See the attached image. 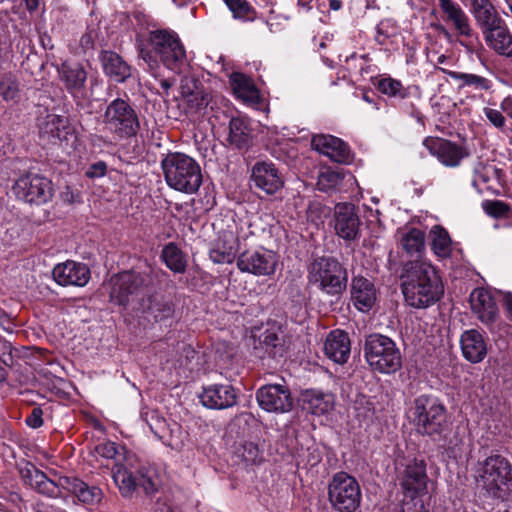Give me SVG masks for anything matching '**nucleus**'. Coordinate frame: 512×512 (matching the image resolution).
<instances>
[{
	"instance_id": "5",
	"label": "nucleus",
	"mask_w": 512,
	"mask_h": 512,
	"mask_svg": "<svg viewBox=\"0 0 512 512\" xmlns=\"http://www.w3.org/2000/svg\"><path fill=\"white\" fill-rule=\"evenodd\" d=\"M364 358L369 367L381 374H393L402 367V354L390 337L373 333L366 336Z\"/></svg>"
},
{
	"instance_id": "34",
	"label": "nucleus",
	"mask_w": 512,
	"mask_h": 512,
	"mask_svg": "<svg viewBox=\"0 0 512 512\" xmlns=\"http://www.w3.org/2000/svg\"><path fill=\"white\" fill-rule=\"evenodd\" d=\"M38 127L40 137L51 142L62 141L69 133L68 119L56 114H47L41 118Z\"/></svg>"
},
{
	"instance_id": "17",
	"label": "nucleus",
	"mask_w": 512,
	"mask_h": 512,
	"mask_svg": "<svg viewBox=\"0 0 512 512\" xmlns=\"http://www.w3.org/2000/svg\"><path fill=\"white\" fill-rule=\"evenodd\" d=\"M59 78L66 91L73 97L76 106L82 107V101L88 98L86 83L88 74L80 63L63 62L58 68Z\"/></svg>"
},
{
	"instance_id": "14",
	"label": "nucleus",
	"mask_w": 512,
	"mask_h": 512,
	"mask_svg": "<svg viewBox=\"0 0 512 512\" xmlns=\"http://www.w3.org/2000/svg\"><path fill=\"white\" fill-rule=\"evenodd\" d=\"M398 481L404 499L422 498L428 493V476L424 460L414 459L398 471Z\"/></svg>"
},
{
	"instance_id": "20",
	"label": "nucleus",
	"mask_w": 512,
	"mask_h": 512,
	"mask_svg": "<svg viewBox=\"0 0 512 512\" xmlns=\"http://www.w3.org/2000/svg\"><path fill=\"white\" fill-rule=\"evenodd\" d=\"M253 185L266 195H274L284 185L283 177L274 163L257 161L251 169Z\"/></svg>"
},
{
	"instance_id": "18",
	"label": "nucleus",
	"mask_w": 512,
	"mask_h": 512,
	"mask_svg": "<svg viewBox=\"0 0 512 512\" xmlns=\"http://www.w3.org/2000/svg\"><path fill=\"white\" fill-rule=\"evenodd\" d=\"M333 225L338 237L354 241L360 236L361 220L356 206L352 203H337L333 212Z\"/></svg>"
},
{
	"instance_id": "38",
	"label": "nucleus",
	"mask_w": 512,
	"mask_h": 512,
	"mask_svg": "<svg viewBox=\"0 0 512 512\" xmlns=\"http://www.w3.org/2000/svg\"><path fill=\"white\" fill-rule=\"evenodd\" d=\"M400 247L407 256L413 258L412 260L422 261L425 251L424 232L417 228H411L402 235Z\"/></svg>"
},
{
	"instance_id": "8",
	"label": "nucleus",
	"mask_w": 512,
	"mask_h": 512,
	"mask_svg": "<svg viewBox=\"0 0 512 512\" xmlns=\"http://www.w3.org/2000/svg\"><path fill=\"white\" fill-rule=\"evenodd\" d=\"M149 42L155 54L168 69L179 71L185 64V49L175 32L164 29L151 31Z\"/></svg>"
},
{
	"instance_id": "31",
	"label": "nucleus",
	"mask_w": 512,
	"mask_h": 512,
	"mask_svg": "<svg viewBox=\"0 0 512 512\" xmlns=\"http://www.w3.org/2000/svg\"><path fill=\"white\" fill-rule=\"evenodd\" d=\"M104 73L118 83L125 82L131 76V67L116 52L102 50L99 55Z\"/></svg>"
},
{
	"instance_id": "27",
	"label": "nucleus",
	"mask_w": 512,
	"mask_h": 512,
	"mask_svg": "<svg viewBox=\"0 0 512 512\" xmlns=\"http://www.w3.org/2000/svg\"><path fill=\"white\" fill-rule=\"evenodd\" d=\"M60 486L63 491L75 495L80 502L86 505L98 504L103 497V492L99 487L89 485L74 476H65V480L60 483Z\"/></svg>"
},
{
	"instance_id": "64",
	"label": "nucleus",
	"mask_w": 512,
	"mask_h": 512,
	"mask_svg": "<svg viewBox=\"0 0 512 512\" xmlns=\"http://www.w3.org/2000/svg\"><path fill=\"white\" fill-rule=\"evenodd\" d=\"M491 512H510V511L507 507V504L504 501H499L497 503V508Z\"/></svg>"
},
{
	"instance_id": "33",
	"label": "nucleus",
	"mask_w": 512,
	"mask_h": 512,
	"mask_svg": "<svg viewBox=\"0 0 512 512\" xmlns=\"http://www.w3.org/2000/svg\"><path fill=\"white\" fill-rule=\"evenodd\" d=\"M139 309L146 317H152L156 322H161L173 317L175 305L163 296L150 295L142 299Z\"/></svg>"
},
{
	"instance_id": "51",
	"label": "nucleus",
	"mask_w": 512,
	"mask_h": 512,
	"mask_svg": "<svg viewBox=\"0 0 512 512\" xmlns=\"http://www.w3.org/2000/svg\"><path fill=\"white\" fill-rule=\"evenodd\" d=\"M398 512H430L424 500L419 497L402 500L400 510Z\"/></svg>"
},
{
	"instance_id": "41",
	"label": "nucleus",
	"mask_w": 512,
	"mask_h": 512,
	"mask_svg": "<svg viewBox=\"0 0 512 512\" xmlns=\"http://www.w3.org/2000/svg\"><path fill=\"white\" fill-rule=\"evenodd\" d=\"M161 258L166 266L175 273H184L187 261L183 252L174 243H168L164 246Z\"/></svg>"
},
{
	"instance_id": "58",
	"label": "nucleus",
	"mask_w": 512,
	"mask_h": 512,
	"mask_svg": "<svg viewBox=\"0 0 512 512\" xmlns=\"http://www.w3.org/2000/svg\"><path fill=\"white\" fill-rule=\"evenodd\" d=\"M138 50H139V57L141 59H143L145 61V63H147L151 69L158 66L157 58H159V56L157 54H155L153 48L151 50H149L143 46H139Z\"/></svg>"
},
{
	"instance_id": "43",
	"label": "nucleus",
	"mask_w": 512,
	"mask_h": 512,
	"mask_svg": "<svg viewBox=\"0 0 512 512\" xmlns=\"http://www.w3.org/2000/svg\"><path fill=\"white\" fill-rule=\"evenodd\" d=\"M0 96L5 102L18 103L20 101V87L15 75L4 73L0 75Z\"/></svg>"
},
{
	"instance_id": "40",
	"label": "nucleus",
	"mask_w": 512,
	"mask_h": 512,
	"mask_svg": "<svg viewBox=\"0 0 512 512\" xmlns=\"http://www.w3.org/2000/svg\"><path fill=\"white\" fill-rule=\"evenodd\" d=\"M432 249L441 258H448L452 253V241L448 231L442 226L436 225L431 231Z\"/></svg>"
},
{
	"instance_id": "25",
	"label": "nucleus",
	"mask_w": 512,
	"mask_h": 512,
	"mask_svg": "<svg viewBox=\"0 0 512 512\" xmlns=\"http://www.w3.org/2000/svg\"><path fill=\"white\" fill-rule=\"evenodd\" d=\"M201 403L210 409H226L237 403L236 390L231 385L214 384L203 389L199 395Z\"/></svg>"
},
{
	"instance_id": "12",
	"label": "nucleus",
	"mask_w": 512,
	"mask_h": 512,
	"mask_svg": "<svg viewBox=\"0 0 512 512\" xmlns=\"http://www.w3.org/2000/svg\"><path fill=\"white\" fill-rule=\"evenodd\" d=\"M17 469L24 485L30 487L35 492L49 498L62 496L63 488L60 486V483L65 480V476L50 479L43 471L28 461L19 463Z\"/></svg>"
},
{
	"instance_id": "53",
	"label": "nucleus",
	"mask_w": 512,
	"mask_h": 512,
	"mask_svg": "<svg viewBox=\"0 0 512 512\" xmlns=\"http://www.w3.org/2000/svg\"><path fill=\"white\" fill-rule=\"evenodd\" d=\"M199 89L201 88L199 87V82L196 79L188 76L181 78L180 92L182 97L185 99L193 93L197 92Z\"/></svg>"
},
{
	"instance_id": "61",
	"label": "nucleus",
	"mask_w": 512,
	"mask_h": 512,
	"mask_svg": "<svg viewBox=\"0 0 512 512\" xmlns=\"http://www.w3.org/2000/svg\"><path fill=\"white\" fill-rule=\"evenodd\" d=\"M61 198L64 202L69 204L75 201V195L69 186H67L65 190L61 192Z\"/></svg>"
},
{
	"instance_id": "23",
	"label": "nucleus",
	"mask_w": 512,
	"mask_h": 512,
	"mask_svg": "<svg viewBox=\"0 0 512 512\" xmlns=\"http://www.w3.org/2000/svg\"><path fill=\"white\" fill-rule=\"evenodd\" d=\"M351 301L361 312H369L377 301V289L374 283L362 275L353 276L350 284Z\"/></svg>"
},
{
	"instance_id": "32",
	"label": "nucleus",
	"mask_w": 512,
	"mask_h": 512,
	"mask_svg": "<svg viewBox=\"0 0 512 512\" xmlns=\"http://www.w3.org/2000/svg\"><path fill=\"white\" fill-rule=\"evenodd\" d=\"M299 402L303 410L314 415H323L333 408V395L317 389L301 392Z\"/></svg>"
},
{
	"instance_id": "39",
	"label": "nucleus",
	"mask_w": 512,
	"mask_h": 512,
	"mask_svg": "<svg viewBox=\"0 0 512 512\" xmlns=\"http://www.w3.org/2000/svg\"><path fill=\"white\" fill-rule=\"evenodd\" d=\"M448 76L459 82L458 88L471 87L475 91H488L492 87V81L486 77L458 71H448Z\"/></svg>"
},
{
	"instance_id": "30",
	"label": "nucleus",
	"mask_w": 512,
	"mask_h": 512,
	"mask_svg": "<svg viewBox=\"0 0 512 512\" xmlns=\"http://www.w3.org/2000/svg\"><path fill=\"white\" fill-rule=\"evenodd\" d=\"M460 344L464 358L471 363L481 362L487 354L484 337L476 329L464 331L460 338Z\"/></svg>"
},
{
	"instance_id": "2",
	"label": "nucleus",
	"mask_w": 512,
	"mask_h": 512,
	"mask_svg": "<svg viewBox=\"0 0 512 512\" xmlns=\"http://www.w3.org/2000/svg\"><path fill=\"white\" fill-rule=\"evenodd\" d=\"M166 183L172 189L186 194L198 191L203 176L199 163L187 154L168 153L161 161Z\"/></svg>"
},
{
	"instance_id": "11",
	"label": "nucleus",
	"mask_w": 512,
	"mask_h": 512,
	"mask_svg": "<svg viewBox=\"0 0 512 512\" xmlns=\"http://www.w3.org/2000/svg\"><path fill=\"white\" fill-rule=\"evenodd\" d=\"M13 189L19 199L36 205L47 203L54 194L50 179L32 173L20 177L15 182Z\"/></svg>"
},
{
	"instance_id": "49",
	"label": "nucleus",
	"mask_w": 512,
	"mask_h": 512,
	"mask_svg": "<svg viewBox=\"0 0 512 512\" xmlns=\"http://www.w3.org/2000/svg\"><path fill=\"white\" fill-rule=\"evenodd\" d=\"M226 5L235 18L252 21L255 18V10L246 0H225Z\"/></svg>"
},
{
	"instance_id": "55",
	"label": "nucleus",
	"mask_w": 512,
	"mask_h": 512,
	"mask_svg": "<svg viewBox=\"0 0 512 512\" xmlns=\"http://www.w3.org/2000/svg\"><path fill=\"white\" fill-rule=\"evenodd\" d=\"M4 349H8L9 353L7 356L3 354V357L0 359V382H5L8 377V370L7 367L12 366L13 363V357L11 354V345L10 343L5 342L4 343Z\"/></svg>"
},
{
	"instance_id": "44",
	"label": "nucleus",
	"mask_w": 512,
	"mask_h": 512,
	"mask_svg": "<svg viewBox=\"0 0 512 512\" xmlns=\"http://www.w3.org/2000/svg\"><path fill=\"white\" fill-rule=\"evenodd\" d=\"M343 171H336L331 168H324L319 172L317 187L322 192L336 191L344 179Z\"/></svg>"
},
{
	"instance_id": "3",
	"label": "nucleus",
	"mask_w": 512,
	"mask_h": 512,
	"mask_svg": "<svg viewBox=\"0 0 512 512\" xmlns=\"http://www.w3.org/2000/svg\"><path fill=\"white\" fill-rule=\"evenodd\" d=\"M412 422L417 433L435 440L448 429L447 408L433 395H419L413 401Z\"/></svg>"
},
{
	"instance_id": "19",
	"label": "nucleus",
	"mask_w": 512,
	"mask_h": 512,
	"mask_svg": "<svg viewBox=\"0 0 512 512\" xmlns=\"http://www.w3.org/2000/svg\"><path fill=\"white\" fill-rule=\"evenodd\" d=\"M423 146L446 167L459 166L469 155L465 147L439 137H426Z\"/></svg>"
},
{
	"instance_id": "28",
	"label": "nucleus",
	"mask_w": 512,
	"mask_h": 512,
	"mask_svg": "<svg viewBox=\"0 0 512 512\" xmlns=\"http://www.w3.org/2000/svg\"><path fill=\"white\" fill-rule=\"evenodd\" d=\"M260 345L269 357L273 359L284 358L289 348V340L280 326H271L259 337Z\"/></svg>"
},
{
	"instance_id": "13",
	"label": "nucleus",
	"mask_w": 512,
	"mask_h": 512,
	"mask_svg": "<svg viewBox=\"0 0 512 512\" xmlns=\"http://www.w3.org/2000/svg\"><path fill=\"white\" fill-rule=\"evenodd\" d=\"M113 479L123 497H131L137 489H143L146 495L158 490V479L154 471L133 473L124 467L113 472Z\"/></svg>"
},
{
	"instance_id": "56",
	"label": "nucleus",
	"mask_w": 512,
	"mask_h": 512,
	"mask_svg": "<svg viewBox=\"0 0 512 512\" xmlns=\"http://www.w3.org/2000/svg\"><path fill=\"white\" fill-rule=\"evenodd\" d=\"M462 440L458 438L456 435L451 439H444L442 444V448L446 451L448 456L456 458L458 454L461 452L460 445Z\"/></svg>"
},
{
	"instance_id": "57",
	"label": "nucleus",
	"mask_w": 512,
	"mask_h": 512,
	"mask_svg": "<svg viewBox=\"0 0 512 512\" xmlns=\"http://www.w3.org/2000/svg\"><path fill=\"white\" fill-rule=\"evenodd\" d=\"M484 114L496 128H503L505 126L506 120L500 111L486 107L484 108Z\"/></svg>"
},
{
	"instance_id": "46",
	"label": "nucleus",
	"mask_w": 512,
	"mask_h": 512,
	"mask_svg": "<svg viewBox=\"0 0 512 512\" xmlns=\"http://www.w3.org/2000/svg\"><path fill=\"white\" fill-rule=\"evenodd\" d=\"M232 243L224 241L221 243L217 242L216 246L210 250V259L217 264L232 263L236 257L235 241L233 236Z\"/></svg>"
},
{
	"instance_id": "47",
	"label": "nucleus",
	"mask_w": 512,
	"mask_h": 512,
	"mask_svg": "<svg viewBox=\"0 0 512 512\" xmlns=\"http://www.w3.org/2000/svg\"><path fill=\"white\" fill-rule=\"evenodd\" d=\"M211 100L210 94L205 92L202 88L197 92L186 98L187 113L197 114L201 113L208 106Z\"/></svg>"
},
{
	"instance_id": "48",
	"label": "nucleus",
	"mask_w": 512,
	"mask_h": 512,
	"mask_svg": "<svg viewBox=\"0 0 512 512\" xmlns=\"http://www.w3.org/2000/svg\"><path fill=\"white\" fill-rule=\"evenodd\" d=\"M377 89L382 93L391 97L405 98L406 89L400 81L393 78H382L376 84Z\"/></svg>"
},
{
	"instance_id": "59",
	"label": "nucleus",
	"mask_w": 512,
	"mask_h": 512,
	"mask_svg": "<svg viewBox=\"0 0 512 512\" xmlns=\"http://www.w3.org/2000/svg\"><path fill=\"white\" fill-rule=\"evenodd\" d=\"M107 170V165L103 161L92 164L86 171V176L89 178H96L104 176Z\"/></svg>"
},
{
	"instance_id": "1",
	"label": "nucleus",
	"mask_w": 512,
	"mask_h": 512,
	"mask_svg": "<svg viewBox=\"0 0 512 512\" xmlns=\"http://www.w3.org/2000/svg\"><path fill=\"white\" fill-rule=\"evenodd\" d=\"M399 279L404 300L413 308H427L444 294V286L437 272L423 261L409 260L403 263Z\"/></svg>"
},
{
	"instance_id": "35",
	"label": "nucleus",
	"mask_w": 512,
	"mask_h": 512,
	"mask_svg": "<svg viewBox=\"0 0 512 512\" xmlns=\"http://www.w3.org/2000/svg\"><path fill=\"white\" fill-rule=\"evenodd\" d=\"M439 5L446 20L453 24L460 36L472 37L473 29L470 26L469 18L459 4L453 0H439Z\"/></svg>"
},
{
	"instance_id": "9",
	"label": "nucleus",
	"mask_w": 512,
	"mask_h": 512,
	"mask_svg": "<svg viewBox=\"0 0 512 512\" xmlns=\"http://www.w3.org/2000/svg\"><path fill=\"white\" fill-rule=\"evenodd\" d=\"M478 472L479 482L496 497L512 481V466L507 458L499 454L491 455L481 462Z\"/></svg>"
},
{
	"instance_id": "63",
	"label": "nucleus",
	"mask_w": 512,
	"mask_h": 512,
	"mask_svg": "<svg viewBox=\"0 0 512 512\" xmlns=\"http://www.w3.org/2000/svg\"><path fill=\"white\" fill-rule=\"evenodd\" d=\"M504 306L509 313L510 317L512 318V293H507L504 296L503 299Z\"/></svg>"
},
{
	"instance_id": "6",
	"label": "nucleus",
	"mask_w": 512,
	"mask_h": 512,
	"mask_svg": "<svg viewBox=\"0 0 512 512\" xmlns=\"http://www.w3.org/2000/svg\"><path fill=\"white\" fill-rule=\"evenodd\" d=\"M103 118L105 128L119 140L135 137L140 130L135 108L122 98H116L106 106Z\"/></svg>"
},
{
	"instance_id": "42",
	"label": "nucleus",
	"mask_w": 512,
	"mask_h": 512,
	"mask_svg": "<svg viewBox=\"0 0 512 512\" xmlns=\"http://www.w3.org/2000/svg\"><path fill=\"white\" fill-rule=\"evenodd\" d=\"M473 15L477 24L482 28L484 36L505 23L499 16L493 4Z\"/></svg>"
},
{
	"instance_id": "26",
	"label": "nucleus",
	"mask_w": 512,
	"mask_h": 512,
	"mask_svg": "<svg viewBox=\"0 0 512 512\" xmlns=\"http://www.w3.org/2000/svg\"><path fill=\"white\" fill-rule=\"evenodd\" d=\"M351 352L350 338L343 330L331 331L324 343V353L337 364H344L348 361Z\"/></svg>"
},
{
	"instance_id": "7",
	"label": "nucleus",
	"mask_w": 512,
	"mask_h": 512,
	"mask_svg": "<svg viewBox=\"0 0 512 512\" xmlns=\"http://www.w3.org/2000/svg\"><path fill=\"white\" fill-rule=\"evenodd\" d=\"M332 507L340 512H354L361 502V489L357 480L345 472L336 473L328 486Z\"/></svg>"
},
{
	"instance_id": "60",
	"label": "nucleus",
	"mask_w": 512,
	"mask_h": 512,
	"mask_svg": "<svg viewBox=\"0 0 512 512\" xmlns=\"http://www.w3.org/2000/svg\"><path fill=\"white\" fill-rule=\"evenodd\" d=\"M492 5L490 0H471V11L473 14Z\"/></svg>"
},
{
	"instance_id": "4",
	"label": "nucleus",
	"mask_w": 512,
	"mask_h": 512,
	"mask_svg": "<svg viewBox=\"0 0 512 512\" xmlns=\"http://www.w3.org/2000/svg\"><path fill=\"white\" fill-rule=\"evenodd\" d=\"M308 282L337 300L347 289L348 271L332 256L316 257L308 266Z\"/></svg>"
},
{
	"instance_id": "54",
	"label": "nucleus",
	"mask_w": 512,
	"mask_h": 512,
	"mask_svg": "<svg viewBox=\"0 0 512 512\" xmlns=\"http://www.w3.org/2000/svg\"><path fill=\"white\" fill-rule=\"evenodd\" d=\"M43 414L44 412L40 406L34 407L25 419L26 425L32 429L40 428L44 423Z\"/></svg>"
},
{
	"instance_id": "15",
	"label": "nucleus",
	"mask_w": 512,
	"mask_h": 512,
	"mask_svg": "<svg viewBox=\"0 0 512 512\" xmlns=\"http://www.w3.org/2000/svg\"><path fill=\"white\" fill-rule=\"evenodd\" d=\"M278 255L269 249L246 250L237 258V267L241 272L255 276H271L275 273Z\"/></svg>"
},
{
	"instance_id": "21",
	"label": "nucleus",
	"mask_w": 512,
	"mask_h": 512,
	"mask_svg": "<svg viewBox=\"0 0 512 512\" xmlns=\"http://www.w3.org/2000/svg\"><path fill=\"white\" fill-rule=\"evenodd\" d=\"M469 302L472 312L486 327L491 328L499 319L497 303L487 289L475 288L469 296Z\"/></svg>"
},
{
	"instance_id": "36",
	"label": "nucleus",
	"mask_w": 512,
	"mask_h": 512,
	"mask_svg": "<svg viewBox=\"0 0 512 512\" xmlns=\"http://www.w3.org/2000/svg\"><path fill=\"white\" fill-rule=\"evenodd\" d=\"M230 84L237 98L245 103L257 104L260 95L253 80L243 73L234 72L230 76Z\"/></svg>"
},
{
	"instance_id": "45",
	"label": "nucleus",
	"mask_w": 512,
	"mask_h": 512,
	"mask_svg": "<svg viewBox=\"0 0 512 512\" xmlns=\"http://www.w3.org/2000/svg\"><path fill=\"white\" fill-rule=\"evenodd\" d=\"M234 456L246 464H257L262 461V453L258 445L250 441L239 442L234 449Z\"/></svg>"
},
{
	"instance_id": "37",
	"label": "nucleus",
	"mask_w": 512,
	"mask_h": 512,
	"mask_svg": "<svg viewBox=\"0 0 512 512\" xmlns=\"http://www.w3.org/2000/svg\"><path fill=\"white\" fill-rule=\"evenodd\" d=\"M484 38L487 45L498 55L512 58V33L505 23L484 36Z\"/></svg>"
},
{
	"instance_id": "16",
	"label": "nucleus",
	"mask_w": 512,
	"mask_h": 512,
	"mask_svg": "<svg viewBox=\"0 0 512 512\" xmlns=\"http://www.w3.org/2000/svg\"><path fill=\"white\" fill-rule=\"evenodd\" d=\"M256 400L259 406L274 413H286L293 408V397L289 387L285 384H267L256 392Z\"/></svg>"
},
{
	"instance_id": "24",
	"label": "nucleus",
	"mask_w": 512,
	"mask_h": 512,
	"mask_svg": "<svg viewBox=\"0 0 512 512\" xmlns=\"http://www.w3.org/2000/svg\"><path fill=\"white\" fill-rule=\"evenodd\" d=\"M311 146L321 154L328 156L334 162L349 163L351 160L348 145L340 138L332 135H314L311 140Z\"/></svg>"
},
{
	"instance_id": "50",
	"label": "nucleus",
	"mask_w": 512,
	"mask_h": 512,
	"mask_svg": "<svg viewBox=\"0 0 512 512\" xmlns=\"http://www.w3.org/2000/svg\"><path fill=\"white\" fill-rule=\"evenodd\" d=\"M484 212L495 219L508 217L511 206L501 200H485L482 202Z\"/></svg>"
},
{
	"instance_id": "22",
	"label": "nucleus",
	"mask_w": 512,
	"mask_h": 512,
	"mask_svg": "<svg viewBox=\"0 0 512 512\" xmlns=\"http://www.w3.org/2000/svg\"><path fill=\"white\" fill-rule=\"evenodd\" d=\"M54 280L61 286H85L90 277L89 267L81 262L67 260L57 264L52 270Z\"/></svg>"
},
{
	"instance_id": "62",
	"label": "nucleus",
	"mask_w": 512,
	"mask_h": 512,
	"mask_svg": "<svg viewBox=\"0 0 512 512\" xmlns=\"http://www.w3.org/2000/svg\"><path fill=\"white\" fill-rule=\"evenodd\" d=\"M388 37H389V35L383 31V29L381 28L380 25H378L377 29H376V37H375L376 42L380 45H384L385 41Z\"/></svg>"
},
{
	"instance_id": "10",
	"label": "nucleus",
	"mask_w": 512,
	"mask_h": 512,
	"mask_svg": "<svg viewBox=\"0 0 512 512\" xmlns=\"http://www.w3.org/2000/svg\"><path fill=\"white\" fill-rule=\"evenodd\" d=\"M150 272L151 268L147 267V270L142 272L132 269L117 274L112 280L111 300L118 305L127 306L149 285Z\"/></svg>"
},
{
	"instance_id": "52",
	"label": "nucleus",
	"mask_w": 512,
	"mask_h": 512,
	"mask_svg": "<svg viewBox=\"0 0 512 512\" xmlns=\"http://www.w3.org/2000/svg\"><path fill=\"white\" fill-rule=\"evenodd\" d=\"M94 453L104 459H113L118 451L114 442L105 441L97 444L94 447Z\"/></svg>"
},
{
	"instance_id": "29",
	"label": "nucleus",
	"mask_w": 512,
	"mask_h": 512,
	"mask_svg": "<svg viewBox=\"0 0 512 512\" xmlns=\"http://www.w3.org/2000/svg\"><path fill=\"white\" fill-rule=\"evenodd\" d=\"M253 129L245 117H232L227 141L234 149L248 150L253 145Z\"/></svg>"
}]
</instances>
